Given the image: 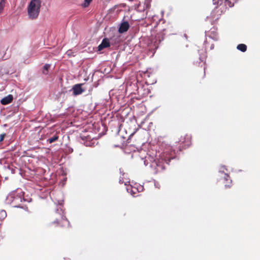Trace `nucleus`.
I'll list each match as a JSON object with an SVG mask.
<instances>
[{
	"mask_svg": "<svg viewBox=\"0 0 260 260\" xmlns=\"http://www.w3.org/2000/svg\"><path fill=\"white\" fill-rule=\"evenodd\" d=\"M155 165L157 167V171H159L160 169L163 170L164 168L162 166L159 165L158 162H157L155 160V161L152 164V166H154Z\"/></svg>",
	"mask_w": 260,
	"mask_h": 260,
	"instance_id": "10",
	"label": "nucleus"
},
{
	"mask_svg": "<svg viewBox=\"0 0 260 260\" xmlns=\"http://www.w3.org/2000/svg\"><path fill=\"white\" fill-rule=\"evenodd\" d=\"M13 97L12 95L9 94L7 96L3 98L1 100V102L2 104H3L4 105H6L9 104L10 103H11L12 101H13Z\"/></svg>",
	"mask_w": 260,
	"mask_h": 260,
	"instance_id": "5",
	"label": "nucleus"
},
{
	"mask_svg": "<svg viewBox=\"0 0 260 260\" xmlns=\"http://www.w3.org/2000/svg\"><path fill=\"white\" fill-rule=\"evenodd\" d=\"M5 4V0H1L0 2V13L3 11L4 10V7Z\"/></svg>",
	"mask_w": 260,
	"mask_h": 260,
	"instance_id": "11",
	"label": "nucleus"
},
{
	"mask_svg": "<svg viewBox=\"0 0 260 260\" xmlns=\"http://www.w3.org/2000/svg\"><path fill=\"white\" fill-rule=\"evenodd\" d=\"M126 190L128 192L131 193L132 196H135L137 192H139L143 190V187L140 186L138 188L136 187H133L131 185L126 187Z\"/></svg>",
	"mask_w": 260,
	"mask_h": 260,
	"instance_id": "2",
	"label": "nucleus"
},
{
	"mask_svg": "<svg viewBox=\"0 0 260 260\" xmlns=\"http://www.w3.org/2000/svg\"><path fill=\"white\" fill-rule=\"evenodd\" d=\"M82 84H76L73 87V93L75 95L81 94L84 90L81 87Z\"/></svg>",
	"mask_w": 260,
	"mask_h": 260,
	"instance_id": "4",
	"label": "nucleus"
},
{
	"mask_svg": "<svg viewBox=\"0 0 260 260\" xmlns=\"http://www.w3.org/2000/svg\"><path fill=\"white\" fill-rule=\"evenodd\" d=\"M124 184H125V185H127V182H125V183H124Z\"/></svg>",
	"mask_w": 260,
	"mask_h": 260,
	"instance_id": "19",
	"label": "nucleus"
},
{
	"mask_svg": "<svg viewBox=\"0 0 260 260\" xmlns=\"http://www.w3.org/2000/svg\"><path fill=\"white\" fill-rule=\"evenodd\" d=\"M224 167H221L219 169V172H224Z\"/></svg>",
	"mask_w": 260,
	"mask_h": 260,
	"instance_id": "18",
	"label": "nucleus"
},
{
	"mask_svg": "<svg viewBox=\"0 0 260 260\" xmlns=\"http://www.w3.org/2000/svg\"><path fill=\"white\" fill-rule=\"evenodd\" d=\"M110 46V42L108 39H104L102 41L101 44L98 46V50L101 51L103 49Z\"/></svg>",
	"mask_w": 260,
	"mask_h": 260,
	"instance_id": "3",
	"label": "nucleus"
},
{
	"mask_svg": "<svg viewBox=\"0 0 260 260\" xmlns=\"http://www.w3.org/2000/svg\"><path fill=\"white\" fill-rule=\"evenodd\" d=\"M237 48L242 52H245L246 50L247 47L245 44H241L237 46Z\"/></svg>",
	"mask_w": 260,
	"mask_h": 260,
	"instance_id": "7",
	"label": "nucleus"
},
{
	"mask_svg": "<svg viewBox=\"0 0 260 260\" xmlns=\"http://www.w3.org/2000/svg\"><path fill=\"white\" fill-rule=\"evenodd\" d=\"M91 1L92 0H85L84 3L83 4L82 6L84 7H86L89 5V4Z\"/></svg>",
	"mask_w": 260,
	"mask_h": 260,
	"instance_id": "12",
	"label": "nucleus"
},
{
	"mask_svg": "<svg viewBox=\"0 0 260 260\" xmlns=\"http://www.w3.org/2000/svg\"><path fill=\"white\" fill-rule=\"evenodd\" d=\"M225 1L226 3V5H228L230 7H232L234 6V3L232 4L231 1H230L229 0H225Z\"/></svg>",
	"mask_w": 260,
	"mask_h": 260,
	"instance_id": "15",
	"label": "nucleus"
},
{
	"mask_svg": "<svg viewBox=\"0 0 260 260\" xmlns=\"http://www.w3.org/2000/svg\"><path fill=\"white\" fill-rule=\"evenodd\" d=\"M129 28V24L127 22H124L121 23L119 28V32L120 33H123L126 31Z\"/></svg>",
	"mask_w": 260,
	"mask_h": 260,
	"instance_id": "6",
	"label": "nucleus"
},
{
	"mask_svg": "<svg viewBox=\"0 0 260 260\" xmlns=\"http://www.w3.org/2000/svg\"><path fill=\"white\" fill-rule=\"evenodd\" d=\"M5 134H2L0 136V141H2L4 140Z\"/></svg>",
	"mask_w": 260,
	"mask_h": 260,
	"instance_id": "17",
	"label": "nucleus"
},
{
	"mask_svg": "<svg viewBox=\"0 0 260 260\" xmlns=\"http://www.w3.org/2000/svg\"><path fill=\"white\" fill-rule=\"evenodd\" d=\"M50 65L49 64H45L43 67V73L45 75L47 74L48 70L50 68Z\"/></svg>",
	"mask_w": 260,
	"mask_h": 260,
	"instance_id": "9",
	"label": "nucleus"
},
{
	"mask_svg": "<svg viewBox=\"0 0 260 260\" xmlns=\"http://www.w3.org/2000/svg\"><path fill=\"white\" fill-rule=\"evenodd\" d=\"M223 0H213V3L214 5H218L222 3Z\"/></svg>",
	"mask_w": 260,
	"mask_h": 260,
	"instance_id": "14",
	"label": "nucleus"
},
{
	"mask_svg": "<svg viewBox=\"0 0 260 260\" xmlns=\"http://www.w3.org/2000/svg\"><path fill=\"white\" fill-rule=\"evenodd\" d=\"M58 139V137L55 136L53 137L48 140L50 143H51L54 141H55Z\"/></svg>",
	"mask_w": 260,
	"mask_h": 260,
	"instance_id": "13",
	"label": "nucleus"
},
{
	"mask_svg": "<svg viewBox=\"0 0 260 260\" xmlns=\"http://www.w3.org/2000/svg\"><path fill=\"white\" fill-rule=\"evenodd\" d=\"M234 1H235V2L237 1V0H233Z\"/></svg>",
	"mask_w": 260,
	"mask_h": 260,
	"instance_id": "21",
	"label": "nucleus"
},
{
	"mask_svg": "<svg viewBox=\"0 0 260 260\" xmlns=\"http://www.w3.org/2000/svg\"><path fill=\"white\" fill-rule=\"evenodd\" d=\"M64 219V220L66 221V222H68V221H66V219Z\"/></svg>",
	"mask_w": 260,
	"mask_h": 260,
	"instance_id": "20",
	"label": "nucleus"
},
{
	"mask_svg": "<svg viewBox=\"0 0 260 260\" xmlns=\"http://www.w3.org/2000/svg\"><path fill=\"white\" fill-rule=\"evenodd\" d=\"M1 214H2V216L4 218L6 216V212L5 211L2 210L1 212Z\"/></svg>",
	"mask_w": 260,
	"mask_h": 260,
	"instance_id": "16",
	"label": "nucleus"
},
{
	"mask_svg": "<svg viewBox=\"0 0 260 260\" xmlns=\"http://www.w3.org/2000/svg\"><path fill=\"white\" fill-rule=\"evenodd\" d=\"M41 0H31L27 7V15L29 19L34 20L38 18L41 8Z\"/></svg>",
	"mask_w": 260,
	"mask_h": 260,
	"instance_id": "1",
	"label": "nucleus"
},
{
	"mask_svg": "<svg viewBox=\"0 0 260 260\" xmlns=\"http://www.w3.org/2000/svg\"><path fill=\"white\" fill-rule=\"evenodd\" d=\"M228 178H229L228 175L226 174H225L224 179H225V180H226L227 181V182L225 184V186L226 187H230L231 185L232 181L231 180H230L229 181H229Z\"/></svg>",
	"mask_w": 260,
	"mask_h": 260,
	"instance_id": "8",
	"label": "nucleus"
}]
</instances>
